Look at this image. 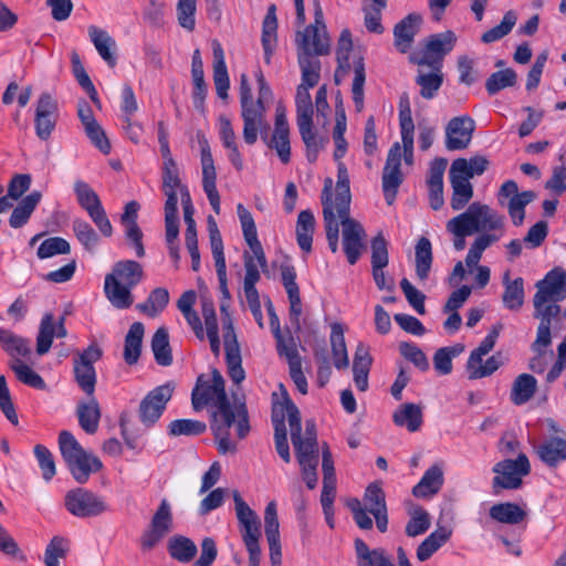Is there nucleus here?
<instances>
[{"label": "nucleus", "instance_id": "nucleus-62", "mask_svg": "<svg viewBox=\"0 0 566 566\" xmlns=\"http://www.w3.org/2000/svg\"><path fill=\"white\" fill-rule=\"evenodd\" d=\"M557 303L558 301H547L539 297L533 298L534 317L541 321L539 324L551 326L552 321L558 317L560 306Z\"/></svg>", "mask_w": 566, "mask_h": 566}, {"label": "nucleus", "instance_id": "nucleus-13", "mask_svg": "<svg viewBox=\"0 0 566 566\" xmlns=\"http://www.w3.org/2000/svg\"><path fill=\"white\" fill-rule=\"evenodd\" d=\"M337 220L343 227V247L349 264H355L360 258L364 248V238L366 235L363 226L355 219L350 218V210L336 212Z\"/></svg>", "mask_w": 566, "mask_h": 566}, {"label": "nucleus", "instance_id": "nucleus-54", "mask_svg": "<svg viewBox=\"0 0 566 566\" xmlns=\"http://www.w3.org/2000/svg\"><path fill=\"white\" fill-rule=\"evenodd\" d=\"M244 261V280H243V291L245 297L259 295V292L255 287L256 283L261 279L260 270L261 266L258 263L254 254H250L249 252H244L243 254Z\"/></svg>", "mask_w": 566, "mask_h": 566}, {"label": "nucleus", "instance_id": "nucleus-64", "mask_svg": "<svg viewBox=\"0 0 566 566\" xmlns=\"http://www.w3.org/2000/svg\"><path fill=\"white\" fill-rule=\"evenodd\" d=\"M69 551L67 539L61 536H54L48 544L44 552L45 566H60L59 560L65 558Z\"/></svg>", "mask_w": 566, "mask_h": 566}, {"label": "nucleus", "instance_id": "nucleus-30", "mask_svg": "<svg viewBox=\"0 0 566 566\" xmlns=\"http://www.w3.org/2000/svg\"><path fill=\"white\" fill-rule=\"evenodd\" d=\"M88 36L94 44L99 56L111 66L114 67L117 59L113 51L116 49L115 40L103 29L96 25L88 27Z\"/></svg>", "mask_w": 566, "mask_h": 566}, {"label": "nucleus", "instance_id": "nucleus-35", "mask_svg": "<svg viewBox=\"0 0 566 566\" xmlns=\"http://www.w3.org/2000/svg\"><path fill=\"white\" fill-rule=\"evenodd\" d=\"M443 471L440 464L430 467L413 486L412 494L417 497H428L437 494L443 485Z\"/></svg>", "mask_w": 566, "mask_h": 566}, {"label": "nucleus", "instance_id": "nucleus-29", "mask_svg": "<svg viewBox=\"0 0 566 566\" xmlns=\"http://www.w3.org/2000/svg\"><path fill=\"white\" fill-rule=\"evenodd\" d=\"M536 453L546 465L555 468L566 461V439L549 437L537 447Z\"/></svg>", "mask_w": 566, "mask_h": 566}, {"label": "nucleus", "instance_id": "nucleus-44", "mask_svg": "<svg viewBox=\"0 0 566 566\" xmlns=\"http://www.w3.org/2000/svg\"><path fill=\"white\" fill-rule=\"evenodd\" d=\"M191 75L193 82V106L197 109H202L207 94V85L205 82L203 64L199 50H196L192 55Z\"/></svg>", "mask_w": 566, "mask_h": 566}, {"label": "nucleus", "instance_id": "nucleus-9", "mask_svg": "<svg viewBox=\"0 0 566 566\" xmlns=\"http://www.w3.org/2000/svg\"><path fill=\"white\" fill-rule=\"evenodd\" d=\"M102 348L91 344L86 349L77 352L73 357V373L78 387L88 396H93L96 385L94 364L101 359Z\"/></svg>", "mask_w": 566, "mask_h": 566}, {"label": "nucleus", "instance_id": "nucleus-6", "mask_svg": "<svg viewBox=\"0 0 566 566\" xmlns=\"http://www.w3.org/2000/svg\"><path fill=\"white\" fill-rule=\"evenodd\" d=\"M240 104L243 119V139L248 145L258 140V134L262 132V107L254 103L252 90L247 74L240 76Z\"/></svg>", "mask_w": 566, "mask_h": 566}, {"label": "nucleus", "instance_id": "nucleus-1", "mask_svg": "<svg viewBox=\"0 0 566 566\" xmlns=\"http://www.w3.org/2000/svg\"><path fill=\"white\" fill-rule=\"evenodd\" d=\"M211 381L200 375L191 394V402L195 410H200L211 405L213 410L210 415V428L218 441L220 453L237 452V444L230 440V428L235 423V431L239 439H244L249 431V417L244 403L231 406L227 392L226 382L218 369H212Z\"/></svg>", "mask_w": 566, "mask_h": 566}, {"label": "nucleus", "instance_id": "nucleus-34", "mask_svg": "<svg viewBox=\"0 0 566 566\" xmlns=\"http://www.w3.org/2000/svg\"><path fill=\"white\" fill-rule=\"evenodd\" d=\"M450 184L452 187V197L450 206L453 210L458 211L463 209L473 197V186L470 179L457 172L449 170Z\"/></svg>", "mask_w": 566, "mask_h": 566}, {"label": "nucleus", "instance_id": "nucleus-59", "mask_svg": "<svg viewBox=\"0 0 566 566\" xmlns=\"http://www.w3.org/2000/svg\"><path fill=\"white\" fill-rule=\"evenodd\" d=\"M457 41V36L452 31H446L430 35L426 40V45L434 54L439 55L441 60L443 56L452 51Z\"/></svg>", "mask_w": 566, "mask_h": 566}, {"label": "nucleus", "instance_id": "nucleus-32", "mask_svg": "<svg viewBox=\"0 0 566 566\" xmlns=\"http://www.w3.org/2000/svg\"><path fill=\"white\" fill-rule=\"evenodd\" d=\"M354 544L357 566H395L384 548L370 549L360 538Z\"/></svg>", "mask_w": 566, "mask_h": 566}, {"label": "nucleus", "instance_id": "nucleus-37", "mask_svg": "<svg viewBox=\"0 0 566 566\" xmlns=\"http://www.w3.org/2000/svg\"><path fill=\"white\" fill-rule=\"evenodd\" d=\"M396 426L406 427L408 431H418L423 422L422 409L419 405L407 402L402 403L392 416Z\"/></svg>", "mask_w": 566, "mask_h": 566}, {"label": "nucleus", "instance_id": "nucleus-17", "mask_svg": "<svg viewBox=\"0 0 566 566\" xmlns=\"http://www.w3.org/2000/svg\"><path fill=\"white\" fill-rule=\"evenodd\" d=\"M223 344L229 377L234 384L239 385L244 380L245 371L242 368L241 349L233 322L229 317L224 322Z\"/></svg>", "mask_w": 566, "mask_h": 566}, {"label": "nucleus", "instance_id": "nucleus-3", "mask_svg": "<svg viewBox=\"0 0 566 566\" xmlns=\"http://www.w3.org/2000/svg\"><path fill=\"white\" fill-rule=\"evenodd\" d=\"M295 42L303 80L307 85L315 86L321 77V62L317 56L327 54L331 46L318 0L314 1V23L306 27L304 31H298Z\"/></svg>", "mask_w": 566, "mask_h": 566}, {"label": "nucleus", "instance_id": "nucleus-33", "mask_svg": "<svg viewBox=\"0 0 566 566\" xmlns=\"http://www.w3.org/2000/svg\"><path fill=\"white\" fill-rule=\"evenodd\" d=\"M232 496L242 535L260 534V520L256 513L243 501L238 491H233Z\"/></svg>", "mask_w": 566, "mask_h": 566}, {"label": "nucleus", "instance_id": "nucleus-49", "mask_svg": "<svg viewBox=\"0 0 566 566\" xmlns=\"http://www.w3.org/2000/svg\"><path fill=\"white\" fill-rule=\"evenodd\" d=\"M277 21L275 15V6L272 4L268 9V13L263 21L262 28V45L265 53V62L270 63L271 54L276 44Z\"/></svg>", "mask_w": 566, "mask_h": 566}, {"label": "nucleus", "instance_id": "nucleus-22", "mask_svg": "<svg viewBox=\"0 0 566 566\" xmlns=\"http://www.w3.org/2000/svg\"><path fill=\"white\" fill-rule=\"evenodd\" d=\"M209 237L211 243V251L214 259L219 289L221 294H223L224 298L231 297L230 291L228 289V280H227V264L226 258L223 254V243L221 234L218 230L217 223L213 218H209Z\"/></svg>", "mask_w": 566, "mask_h": 566}, {"label": "nucleus", "instance_id": "nucleus-8", "mask_svg": "<svg viewBox=\"0 0 566 566\" xmlns=\"http://www.w3.org/2000/svg\"><path fill=\"white\" fill-rule=\"evenodd\" d=\"M64 506L71 515L78 518L95 517L109 510L102 496L84 488L67 491L64 496Z\"/></svg>", "mask_w": 566, "mask_h": 566}, {"label": "nucleus", "instance_id": "nucleus-25", "mask_svg": "<svg viewBox=\"0 0 566 566\" xmlns=\"http://www.w3.org/2000/svg\"><path fill=\"white\" fill-rule=\"evenodd\" d=\"M421 15L418 13H409L400 22L395 25L394 36L395 46L401 53H406L412 45L415 35L419 31Z\"/></svg>", "mask_w": 566, "mask_h": 566}, {"label": "nucleus", "instance_id": "nucleus-58", "mask_svg": "<svg viewBox=\"0 0 566 566\" xmlns=\"http://www.w3.org/2000/svg\"><path fill=\"white\" fill-rule=\"evenodd\" d=\"M71 62H72V71H73V74H74L76 81L78 82L81 87L88 94L92 102L97 107H101V101L98 98L97 91H96L94 84L92 83L88 74L86 73V71L80 60V56L76 52L72 53Z\"/></svg>", "mask_w": 566, "mask_h": 566}, {"label": "nucleus", "instance_id": "nucleus-4", "mask_svg": "<svg viewBox=\"0 0 566 566\" xmlns=\"http://www.w3.org/2000/svg\"><path fill=\"white\" fill-rule=\"evenodd\" d=\"M290 410L291 441L301 467L302 478L306 486L313 490L318 481L317 467L319 461L316 427L313 420H306L305 431L303 432L298 408L296 405H291Z\"/></svg>", "mask_w": 566, "mask_h": 566}, {"label": "nucleus", "instance_id": "nucleus-40", "mask_svg": "<svg viewBox=\"0 0 566 566\" xmlns=\"http://www.w3.org/2000/svg\"><path fill=\"white\" fill-rule=\"evenodd\" d=\"M490 517L502 524L516 525L522 523L527 512L518 504L512 502L499 503L491 506Z\"/></svg>", "mask_w": 566, "mask_h": 566}, {"label": "nucleus", "instance_id": "nucleus-27", "mask_svg": "<svg viewBox=\"0 0 566 566\" xmlns=\"http://www.w3.org/2000/svg\"><path fill=\"white\" fill-rule=\"evenodd\" d=\"M73 478L81 484L86 483L93 472L102 469V462L86 451L65 461Z\"/></svg>", "mask_w": 566, "mask_h": 566}, {"label": "nucleus", "instance_id": "nucleus-55", "mask_svg": "<svg viewBox=\"0 0 566 566\" xmlns=\"http://www.w3.org/2000/svg\"><path fill=\"white\" fill-rule=\"evenodd\" d=\"M9 367L22 384L40 390H44L46 388V384L43 378L22 359L11 360Z\"/></svg>", "mask_w": 566, "mask_h": 566}, {"label": "nucleus", "instance_id": "nucleus-7", "mask_svg": "<svg viewBox=\"0 0 566 566\" xmlns=\"http://www.w3.org/2000/svg\"><path fill=\"white\" fill-rule=\"evenodd\" d=\"M495 476L492 489L495 494L501 490H516L522 485V478L530 474L531 464L524 453H520L515 460L505 459L493 467Z\"/></svg>", "mask_w": 566, "mask_h": 566}, {"label": "nucleus", "instance_id": "nucleus-50", "mask_svg": "<svg viewBox=\"0 0 566 566\" xmlns=\"http://www.w3.org/2000/svg\"><path fill=\"white\" fill-rule=\"evenodd\" d=\"M489 167V160L484 156H474L467 160L465 158H458L453 160L450 169L465 178L470 179L474 176L482 175Z\"/></svg>", "mask_w": 566, "mask_h": 566}, {"label": "nucleus", "instance_id": "nucleus-63", "mask_svg": "<svg viewBox=\"0 0 566 566\" xmlns=\"http://www.w3.org/2000/svg\"><path fill=\"white\" fill-rule=\"evenodd\" d=\"M516 20L517 17L515 12L512 10L507 11L499 25L488 30L482 34L481 41L483 43L489 44L501 40L512 31L513 27L516 23Z\"/></svg>", "mask_w": 566, "mask_h": 566}, {"label": "nucleus", "instance_id": "nucleus-31", "mask_svg": "<svg viewBox=\"0 0 566 566\" xmlns=\"http://www.w3.org/2000/svg\"><path fill=\"white\" fill-rule=\"evenodd\" d=\"M502 283L504 286L502 295L504 307L510 311H518L523 306L525 298L524 280L522 277L511 280L510 271H506L503 274Z\"/></svg>", "mask_w": 566, "mask_h": 566}, {"label": "nucleus", "instance_id": "nucleus-56", "mask_svg": "<svg viewBox=\"0 0 566 566\" xmlns=\"http://www.w3.org/2000/svg\"><path fill=\"white\" fill-rule=\"evenodd\" d=\"M415 81L420 86V95L426 99H431L442 85L443 73L437 70L424 73L419 70Z\"/></svg>", "mask_w": 566, "mask_h": 566}, {"label": "nucleus", "instance_id": "nucleus-53", "mask_svg": "<svg viewBox=\"0 0 566 566\" xmlns=\"http://www.w3.org/2000/svg\"><path fill=\"white\" fill-rule=\"evenodd\" d=\"M451 532L447 528H439L432 532L417 548V558L420 562L429 559L447 541Z\"/></svg>", "mask_w": 566, "mask_h": 566}, {"label": "nucleus", "instance_id": "nucleus-14", "mask_svg": "<svg viewBox=\"0 0 566 566\" xmlns=\"http://www.w3.org/2000/svg\"><path fill=\"white\" fill-rule=\"evenodd\" d=\"M57 120V102L50 93H42L36 101L34 113V129L38 138L41 140L50 139L52 133L55 129Z\"/></svg>", "mask_w": 566, "mask_h": 566}, {"label": "nucleus", "instance_id": "nucleus-10", "mask_svg": "<svg viewBox=\"0 0 566 566\" xmlns=\"http://www.w3.org/2000/svg\"><path fill=\"white\" fill-rule=\"evenodd\" d=\"M535 199L536 193L532 190L518 192V186L514 180H506L497 192L499 205L506 208L512 223L516 227L523 224L525 207Z\"/></svg>", "mask_w": 566, "mask_h": 566}, {"label": "nucleus", "instance_id": "nucleus-21", "mask_svg": "<svg viewBox=\"0 0 566 566\" xmlns=\"http://www.w3.org/2000/svg\"><path fill=\"white\" fill-rule=\"evenodd\" d=\"M536 289L534 297L558 302L565 300L566 271L563 268H554L536 283Z\"/></svg>", "mask_w": 566, "mask_h": 566}, {"label": "nucleus", "instance_id": "nucleus-60", "mask_svg": "<svg viewBox=\"0 0 566 566\" xmlns=\"http://www.w3.org/2000/svg\"><path fill=\"white\" fill-rule=\"evenodd\" d=\"M207 429L205 422L192 419H177L169 423L168 433L172 437L180 436H199Z\"/></svg>", "mask_w": 566, "mask_h": 566}, {"label": "nucleus", "instance_id": "nucleus-26", "mask_svg": "<svg viewBox=\"0 0 566 566\" xmlns=\"http://www.w3.org/2000/svg\"><path fill=\"white\" fill-rule=\"evenodd\" d=\"M139 205L136 201H130L125 206L124 213L122 214V223L125 227L126 238L134 244L136 255L143 258L145 255V249L143 245V232L137 224V213Z\"/></svg>", "mask_w": 566, "mask_h": 566}, {"label": "nucleus", "instance_id": "nucleus-47", "mask_svg": "<svg viewBox=\"0 0 566 566\" xmlns=\"http://www.w3.org/2000/svg\"><path fill=\"white\" fill-rule=\"evenodd\" d=\"M537 381L530 374H522L516 377L511 389V400L514 405L526 403L535 394Z\"/></svg>", "mask_w": 566, "mask_h": 566}, {"label": "nucleus", "instance_id": "nucleus-52", "mask_svg": "<svg viewBox=\"0 0 566 566\" xmlns=\"http://www.w3.org/2000/svg\"><path fill=\"white\" fill-rule=\"evenodd\" d=\"M151 350L155 360L160 366H170L172 363L171 348L169 345L168 332L165 327H159L151 339Z\"/></svg>", "mask_w": 566, "mask_h": 566}, {"label": "nucleus", "instance_id": "nucleus-51", "mask_svg": "<svg viewBox=\"0 0 566 566\" xmlns=\"http://www.w3.org/2000/svg\"><path fill=\"white\" fill-rule=\"evenodd\" d=\"M169 303V292L165 287H157L150 292L144 303L136 308L149 317L158 316Z\"/></svg>", "mask_w": 566, "mask_h": 566}, {"label": "nucleus", "instance_id": "nucleus-18", "mask_svg": "<svg viewBox=\"0 0 566 566\" xmlns=\"http://www.w3.org/2000/svg\"><path fill=\"white\" fill-rule=\"evenodd\" d=\"M474 129L475 123L468 115L451 118L446 127V148L451 151L468 148Z\"/></svg>", "mask_w": 566, "mask_h": 566}, {"label": "nucleus", "instance_id": "nucleus-39", "mask_svg": "<svg viewBox=\"0 0 566 566\" xmlns=\"http://www.w3.org/2000/svg\"><path fill=\"white\" fill-rule=\"evenodd\" d=\"M297 127L303 143L306 146V157L310 163L317 159L318 153L324 148L327 139L319 136L313 129L312 119L297 122Z\"/></svg>", "mask_w": 566, "mask_h": 566}, {"label": "nucleus", "instance_id": "nucleus-24", "mask_svg": "<svg viewBox=\"0 0 566 566\" xmlns=\"http://www.w3.org/2000/svg\"><path fill=\"white\" fill-rule=\"evenodd\" d=\"M282 284L286 291L290 302L291 322L298 328L300 316L302 314V302L300 296V287L296 283V271L291 264L281 265Z\"/></svg>", "mask_w": 566, "mask_h": 566}, {"label": "nucleus", "instance_id": "nucleus-19", "mask_svg": "<svg viewBox=\"0 0 566 566\" xmlns=\"http://www.w3.org/2000/svg\"><path fill=\"white\" fill-rule=\"evenodd\" d=\"M65 317L62 316L57 321L52 313H45L40 322L39 332L36 335V354L43 356L49 353L54 336L64 338L67 335L65 327Z\"/></svg>", "mask_w": 566, "mask_h": 566}, {"label": "nucleus", "instance_id": "nucleus-20", "mask_svg": "<svg viewBox=\"0 0 566 566\" xmlns=\"http://www.w3.org/2000/svg\"><path fill=\"white\" fill-rule=\"evenodd\" d=\"M237 212L238 217L241 223L242 233L244 237V240L249 248L251 249V252L254 254L255 259L258 260V263L261 266V270L263 272L268 271V261L266 256L263 250V247L258 239V231L256 226L254 222V219L251 214V212L242 205L239 203L237 206Z\"/></svg>", "mask_w": 566, "mask_h": 566}, {"label": "nucleus", "instance_id": "nucleus-43", "mask_svg": "<svg viewBox=\"0 0 566 566\" xmlns=\"http://www.w3.org/2000/svg\"><path fill=\"white\" fill-rule=\"evenodd\" d=\"M144 333V325L140 322H135L130 325L126 334L124 359L128 365L136 364L139 359Z\"/></svg>", "mask_w": 566, "mask_h": 566}, {"label": "nucleus", "instance_id": "nucleus-45", "mask_svg": "<svg viewBox=\"0 0 566 566\" xmlns=\"http://www.w3.org/2000/svg\"><path fill=\"white\" fill-rule=\"evenodd\" d=\"M331 348L334 359V366L337 369H345L349 365L345 337H344V327L339 323H334L331 326Z\"/></svg>", "mask_w": 566, "mask_h": 566}, {"label": "nucleus", "instance_id": "nucleus-41", "mask_svg": "<svg viewBox=\"0 0 566 566\" xmlns=\"http://www.w3.org/2000/svg\"><path fill=\"white\" fill-rule=\"evenodd\" d=\"M42 198V193L40 191H33L27 197H24L20 203L13 209L10 218L9 224L14 229H19L28 223L31 214L36 208L38 203Z\"/></svg>", "mask_w": 566, "mask_h": 566}, {"label": "nucleus", "instance_id": "nucleus-48", "mask_svg": "<svg viewBox=\"0 0 566 566\" xmlns=\"http://www.w3.org/2000/svg\"><path fill=\"white\" fill-rule=\"evenodd\" d=\"M167 549L170 556L180 562V563H189L193 559L197 554L196 544L186 536H172L168 541Z\"/></svg>", "mask_w": 566, "mask_h": 566}, {"label": "nucleus", "instance_id": "nucleus-16", "mask_svg": "<svg viewBox=\"0 0 566 566\" xmlns=\"http://www.w3.org/2000/svg\"><path fill=\"white\" fill-rule=\"evenodd\" d=\"M401 165V146L398 142L390 147L387 160L382 171V190L388 205L395 201L399 186L403 177L400 170Z\"/></svg>", "mask_w": 566, "mask_h": 566}, {"label": "nucleus", "instance_id": "nucleus-5", "mask_svg": "<svg viewBox=\"0 0 566 566\" xmlns=\"http://www.w3.org/2000/svg\"><path fill=\"white\" fill-rule=\"evenodd\" d=\"M142 265L133 260L118 261L112 272L106 274L104 293L109 303L119 310L128 308L134 303L132 290L142 282Z\"/></svg>", "mask_w": 566, "mask_h": 566}, {"label": "nucleus", "instance_id": "nucleus-11", "mask_svg": "<svg viewBox=\"0 0 566 566\" xmlns=\"http://www.w3.org/2000/svg\"><path fill=\"white\" fill-rule=\"evenodd\" d=\"M332 179L325 180V186L322 192V206L323 209L331 208L332 211L343 212L346 214L347 210H350L352 195L349 188V175L344 163H337V182L336 193L333 197L332 193Z\"/></svg>", "mask_w": 566, "mask_h": 566}, {"label": "nucleus", "instance_id": "nucleus-42", "mask_svg": "<svg viewBox=\"0 0 566 566\" xmlns=\"http://www.w3.org/2000/svg\"><path fill=\"white\" fill-rule=\"evenodd\" d=\"M432 245L428 238L421 237L415 247L416 275L420 281H426L432 265Z\"/></svg>", "mask_w": 566, "mask_h": 566}, {"label": "nucleus", "instance_id": "nucleus-2", "mask_svg": "<svg viewBox=\"0 0 566 566\" xmlns=\"http://www.w3.org/2000/svg\"><path fill=\"white\" fill-rule=\"evenodd\" d=\"M447 230L454 235L453 245L457 251L465 248V237L480 233L471 244L465 258L469 269L478 265L483 252L496 243L505 231V217L490 206L473 202L459 216L447 222Z\"/></svg>", "mask_w": 566, "mask_h": 566}, {"label": "nucleus", "instance_id": "nucleus-23", "mask_svg": "<svg viewBox=\"0 0 566 566\" xmlns=\"http://www.w3.org/2000/svg\"><path fill=\"white\" fill-rule=\"evenodd\" d=\"M290 128L285 115V108L277 106L275 112V127L269 147L274 148L283 164L290 163Z\"/></svg>", "mask_w": 566, "mask_h": 566}, {"label": "nucleus", "instance_id": "nucleus-46", "mask_svg": "<svg viewBox=\"0 0 566 566\" xmlns=\"http://www.w3.org/2000/svg\"><path fill=\"white\" fill-rule=\"evenodd\" d=\"M315 218L310 210H302L296 222V240L300 248L308 253L312 250Z\"/></svg>", "mask_w": 566, "mask_h": 566}, {"label": "nucleus", "instance_id": "nucleus-38", "mask_svg": "<svg viewBox=\"0 0 566 566\" xmlns=\"http://www.w3.org/2000/svg\"><path fill=\"white\" fill-rule=\"evenodd\" d=\"M77 418L81 428L88 434H93L98 429L101 419V409L94 396L87 401H82L77 405Z\"/></svg>", "mask_w": 566, "mask_h": 566}, {"label": "nucleus", "instance_id": "nucleus-28", "mask_svg": "<svg viewBox=\"0 0 566 566\" xmlns=\"http://www.w3.org/2000/svg\"><path fill=\"white\" fill-rule=\"evenodd\" d=\"M213 54V82L217 95L226 99L228 98V90L230 86L228 70L226 65L224 52L219 41H212Z\"/></svg>", "mask_w": 566, "mask_h": 566}, {"label": "nucleus", "instance_id": "nucleus-15", "mask_svg": "<svg viewBox=\"0 0 566 566\" xmlns=\"http://www.w3.org/2000/svg\"><path fill=\"white\" fill-rule=\"evenodd\" d=\"M172 392L174 386L168 382L154 388L146 395L139 405V418L145 426L150 427L160 418Z\"/></svg>", "mask_w": 566, "mask_h": 566}, {"label": "nucleus", "instance_id": "nucleus-36", "mask_svg": "<svg viewBox=\"0 0 566 566\" xmlns=\"http://www.w3.org/2000/svg\"><path fill=\"white\" fill-rule=\"evenodd\" d=\"M0 346L12 360L28 358L31 355L30 340L0 327Z\"/></svg>", "mask_w": 566, "mask_h": 566}, {"label": "nucleus", "instance_id": "nucleus-57", "mask_svg": "<svg viewBox=\"0 0 566 566\" xmlns=\"http://www.w3.org/2000/svg\"><path fill=\"white\" fill-rule=\"evenodd\" d=\"M72 230L78 242L87 252L93 253L96 250L99 243V237L88 222L82 219H75L72 222Z\"/></svg>", "mask_w": 566, "mask_h": 566}, {"label": "nucleus", "instance_id": "nucleus-61", "mask_svg": "<svg viewBox=\"0 0 566 566\" xmlns=\"http://www.w3.org/2000/svg\"><path fill=\"white\" fill-rule=\"evenodd\" d=\"M516 77V73L512 69L494 72L486 80L485 88L490 95H494L503 88L514 86Z\"/></svg>", "mask_w": 566, "mask_h": 566}, {"label": "nucleus", "instance_id": "nucleus-12", "mask_svg": "<svg viewBox=\"0 0 566 566\" xmlns=\"http://www.w3.org/2000/svg\"><path fill=\"white\" fill-rule=\"evenodd\" d=\"M282 400L273 405L272 422L274 426L275 449L282 460L286 463L291 462L290 447L287 443V434L285 427V418L290 422V406L295 405L283 385H280Z\"/></svg>", "mask_w": 566, "mask_h": 566}]
</instances>
